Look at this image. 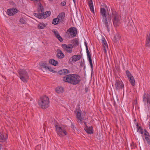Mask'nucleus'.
<instances>
[{"label": "nucleus", "mask_w": 150, "mask_h": 150, "mask_svg": "<svg viewBox=\"0 0 150 150\" xmlns=\"http://www.w3.org/2000/svg\"><path fill=\"white\" fill-rule=\"evenodd\" d=\"M58 73L60 75H64V73L63 72V69L60 70L58 71Z\"/></svg>", "instance_id": "obj_37"}, {"label": "nucleus", "mask_w": 150, "mask_h": 150, "mask_svg": "<svg viewBox=\"0 0 150 150\" xmlns=\"http://www.w3.org/2000/svg\"><path fill=\"white\" fill-rule=\"evenodd\" d=\"M88 4L91 11L93 13H94V8L92 0L88 1Z\"/></svg>", "instance_id": "obj_17"}, {"label": "nucleus", "mask_w": 150, "mask_h": 150, "mask_svg": "<svg viewBox=\"0 0 150 150\" xmlns=\"http://www.w3.org/2000/svg\"><path fill=\"white\" fill-rule=\"evenodd\" d=\"M57 38L60 42H62L63 41V39L61 36L58 37Z\"/></svg>", "instance_id": "obj_39"}, {"label": "nucleus", "mask_w": 150, "mask_h": 150, "mask_svg": "<svg viewBox=\"0 0 150 150\" xmlns=\"http://www.w3.org/2000/svg\"><path fill=\"white\" fill-rule=\"evenodd\" d=\"M145 139L147 144L149 145H150V137H145Z\"/></svg>", "instance_id": "obj_35"}, {"label": "nucleus", "mask_w": 150, "mask_h": 150, "mask_svg": "<svg viewBox=\"0 0 150 150\" xmlns=\"http://www.w3.org/2000/svg\"><path fill=\"white\" fill-rule=\"evenodd\" d=\"M149 129H150V122H149Z\"/></svg>", "instance_id": "obj_53"}, {"label": "nucleus", "mask_w": 150, "mask_h": 150, "mask_svg": "<svg viewBox=\"0 0 150 150\" xmlns=\"http://www.w3.org/2000/svg\"><path fill=\"white\" fill-rule=\"evenodd\" d=\"M52 32L54 33L55 36L57 34L58 32L57 31L54 30V31H52Z\"/></svg>", "instance_id": "obj_43"}, {"label": "nucleus", "mask_w": 150, "mask_h": 150, "mask_svg": "<svg viewBox=\"0 0 150 150\" xmlns=\"http://www.w3.org/2000/svg\"><path fill=\"white\" fill-rule=\"evenodd\" d=\"M74 112L76 114V118L78 120L77 122L82 124L83 119L81 117V111L79 109H76Z\"/></svg>", "instance_id": "obj_9"}, {"label": "nucleus", "mask_w": 150, "mask_h": 150, "mask_svg": "<svg viewBox=\"0 0 150 150\" xmlns=\"http://www.w3.org/2000/svg\"><path fill=\"white\" fill-rule=\"evenodd\" d=\"M56 57L59 59H62L64 58L65 56L62 51L59 49L57 50Z\"/></svg>", "instance_id": "obj_16"}, {"label": "nucleus", "mask_w": 150, "mask_h": 150, "mask_svg": "<svg viewBox=\"0 0 150 150\" xmlns=\"http://www.w3.org/2000/svg\"><path fill=\"white\" fill-rule=\"evenodd\" d=\"M2 147V145L0 144V150H1Z\"/></svg>", "instance_id": "obj_51"}, {"label": "nucleus", "mask_w": 150, "mask_h": 150, "mask_svg": "<svg viewBox=\"0 0 150 150\" xmlns=\"http://www.w3.org/2000/svg\"><path fill=\"white\" fill-rule=\"evenodd\" d=\"M126 75L127 76V77L128 79L130 77L132 76L131 74L130 73L129 71L128 70H127L126 72Z\"/></svg>", "instance_id": "obj_32"}, {"label": "nucleus", "mask_w": 150, "mask_h": 150, "mask_svg": "<svg viewBox=\"0 0 150 150\" xmlns=\"http://www.w3.org/2000/svg\"><path fill=\"white\" fill-rule=\"evenodd\" d=\"M49 63L54 66H56L58 64L57 61L53 59H50L49 60Z\"/></svg>", "instance_id": "obj_23"}, {"label": "nucleus", "mask_w": 150, "mask_h": 150, "mask_svg": "<svg viewBox=\"0 0 150 150\" xmlns=\"http://www.w3.org/2000/svg\"><path fill=\"white\" fill-rule=\"evenodd\" d=\"M132 86H134L135 85V80L133 76H132L128 78Z\"/></svg>", "instance_id": "obj_24"}, {"label": "nucleus", "mask_w": 150, "mask_h": 150, "mask_svg": "<svg viewBox=\"0 0 150 150\" xmlns=\"http://www.w3.org/2000/svg\"><path fill=\"white\" fill-rule=\"evenodd\" d=\"M100 13L102 16V20L103 23L106 27L108 33L110 32L109 25L111 24V14L110 15L108 11L107 14L106 11L104 8H101L100 10Z\"/></svg>", "instance_id": "obj_1"}, {"label": "nucleus", "mask_w": 150, "mask_h": 150, "mask_svg": "<svg viewBox=\"0 0 150 150\" xmlns=\"http://www.w3.org/2000/svg\"><path fill=\"white\" fill-rule=\"evenodd\" d=\"M60 35H59V33L58 32H57V34H56V35H55V36L57 38H58V37H59V36H60Z\"/></svg>", "instance_id": "obj_44"}, {"label": "nucleus", "mask_w": 150, "mask_h": 150, "mask_svg": "<svg viewBox=\"0 0 150 150\" xmlns=\"http://www.w3.org/2000/svg\"><path fill=\"white\" fill-rule=\"evenodd\" d=\"M33 1H39L40 0H33Z\"/></svg>", "instance_id": "obj_52"}, {"label": "nucleus", "mask_w": 150, "mask_h": 150, "mask_svg": "<svg viewBox=\"0 0 150 150\" xmlns=\"http://www.w3.org/2000/svg\"><path fill=\"white\" fill-rule=\"evenodd\" d=\"M84 124V127H86V126H88L86 124V122H83Z\"/></svg>", "instance_id": "obj_45"}, {"label": "nucleus", "mask_w": 150, "mask_h": 150, "mask_svg": "<svg viewBox=\"0 0 150 150\" xmlns=\"http://www.w3.org/2000/svg\"><path fill=\"white\" fill-rule=\"evenodd\" d=\"M71 127L73 129H74V125H73V124H72L71 125Z\"/></svg>", "instance_id": "obj_47"}, {"label": "nucleus", "mask_w": 150, "mask_h": 150, "mask_svg": "<svg viewBox=\"0 0 150 150\" xmlns=\"http://www.w3.org/2000/svg\"><path fill=\"white\" fill-rule=\"evenodd\" d=\"M73 1L74 3L75 4V2H76L75 0H73Z\"/></svg>", "instance_id": "obj_54"}, {"label": "nucleus", "mask_w": 150, "mask_h": 150, "mask_svg": "<svg viewBox=\"0 0 150 150\" xmlns=\"http://www.w3.org/2000/svg\"><path fill=\"white\" fill-rule=\"evenodd\" d=\"M116 89L119 90L124 88V85L122 81L116 80L115 83Z\"/></svg>", "instance_id": "obj_14"}, {"label": "nucleus", "mask_w": 150, "mask_h": 150, "mask_svg": "<svg viewBox=\"0 0 150 150\" xmlns=\"http://www.w3.org/2000/svg\"><path fill=\"white\" fill-rule=\"evenodd\" d=\"M71 58L73 61L76 62L80 59L81 56L80 55H74Z\"/></svg>", "instance_id": "obj_20"}, {"label": "nucleus", "mask_w": 150, "mask_h": 150, "mask_svg": "<svg viewBox=\"0 0 150 150\" xmlns=\"http://www.w3.org/2000/svg\"><path fill=\"white\" fill-rule=\"evenodd\" d=\"M120 38V36L118 34H116L114 36V38L117 41L118 40H119Z\"/></svg>", "instance_id": "obj_31"}, {"label": "nucleus", "mask_w": 150, "mask_h": 150, "mask_svg": "<svg viewBox=\"0 0 150 150\" xmlns=\"http://www.w3.org/2000/svg\"><path fill=\"white\" fill-rule=\"evenodd\" d=\"M72 41L74 44L73 46L74 45L75 46H77L79 44V40L77 38L74 39Z\"/></svg>", "instance_id": "obj_29"}, {"label": "nucleus", "mask_w": 150, "mask_h": 150, "mask_svg": "<svg viewBox=\"0 0 150 150\" xmlns=\"http://www.w3.org/2000/svg\"><path fill=\"white\" fill-rule=\"evenodd\" d=\"M85 45L86 47V52L87 54V58L88 60L91 68L92 69H93V64L92 63V59L91 58V56L90 52H89L88 48L86 42H84Z\"/></svg>", "instance_id": "obj_11"}, {"label": "nucleus", "mask_w": 150, "mask_h": 150, "mask_svg": "<svg viewBox=\"0 0 150 150\" xmlns=\"http://www.w3.org/2000/svg\"><path fill=\"white\" fill-rule=\"evenodd\" d=\"M63 49L69 53H71L72 52V49L73 48V45L72 44H69V45L62 44L61 45Z\"/></svg>", "instance_id": "obj_10"}, {"label": "nucleus", "mask_w": 150, "mask_h": 150, "mask_svg": "<svg viewBox=\"0 0 150 150\" xmlns=\"http://www.w3.org/2000/svg\"><path fill=\"white\" fill-rule=\"evenodd\" d=\"M137 132H139V130L141 129H142V128L140 126H139L138 124L137 125Z\"/></svg>", "instance_id": "obj_38"}, {"label": "nucleus", "mask_w": 150, "mask_h": 150, "mask_svg": "<svg viewBox=\"0 0 150 150\" xmlns=\"http://www.w3.org/2000/svg\"><path fill=\"white\" fill-rule=\"evenodd\" d=\"M103 51H104V52L106 53V49H105V47H104V50H103Z\"/></svg>", "instance_id": "obj_48"}, {"label": "nucleus", "mask_w": 150, "mask_h": 150, "mask_svg": "<svg viewBox=\"0 0 150 150\" xmlns=\"http://www.w3.org/2000/svg\"><path fill=\"white\" fill-rule=\"evenodd\" d=\"M51 12L50 11H46L45 13L43 12L41 13H34L33 15L36 17L40 19H44L46 18L47 16H48L50 15Z\"/></svg>", "instance_id": "obj_7"}, {"label": "nucleus", "mask_w": 150, "mask_h": 150, "mask_svg": "<svg viewBox=\"0 0 150 150\" xmlns=\"http://www.w3.org/2000/svg\"><path fill=\"white\" fill-rule=\"evenodd\" d=\"M63 72L64 73V75H66L69 73V71L66 69H63Z\"/></svg>", "instance_id": "obj_33"}, {"label": "nucleus", "mask_w": 150, "mask_h": 150, "mask_svg": "<svg viewBox=\"0 0 150 150\" xmlns=\"http://www.w3.org/2000/svg\"><path fill=\"white\" fill-rule=\"evenodd\" d=\"M39 148H41V145H38L36 147V149H38Z\"/></svg>", "instance_id": "obj_46"}, {"label": "nucleus", "mask_w": 150, "mask_h": 150, "mask_svg": "<svg viewBox=\"0 0 150 150\" xmlns=\"http://www.w3.org/2000/svg\"><path fill=\"white\" fill-rule=\"evenodd\" d=\"M112 14L113 18L112 20L114 26L118 25L120 22V19L118 13L115 11H113L111 9Z\"/></svg>", "instance_id": "obj_6"}, {"label": "nucleus", "mask_w": 150, "mask_h": 150, "mask_svg": "<svg viewBox=\"0 0 150 150\" xmlns=\"http://www.w3.org/2000/svg\"><path fill=\"white\" fill-rule=\"evenodd\" d=\"M49 98L46 96L40 97L38 100V104L40 107L45 109L49 106Z\"/></svg>", "instance_id": "obj_3"}, {"label": "nucleus", "mask_w": 150, "mask_h": 150, "mask_svg": "<svg viewBox=\"0 0 150 150\" xmlns=\"http://www.w3.org/2000/svg\"><path fill=\"white\" fill-rule=\"evenodd\" d=\"M134 120L135 121L136 120V119H135V120Z\"/></svg>", "instance_id": "obj_56"}, {"label": "nucleus", "mask_w": 150, "mask_h": 150, "mask_svg": "<svg viewBox=\"0 0 150 150\" xmlns=\"http://www.w3.org/2000/svg\"><path fill=\"white\" fill-rule=\"evenodd\" d=\"M18 73L21 80L24 82H27L29 76L26 70L25 69H20L18 70Z\"/></svg>", "instance_id": "obj_4"}, {"label": "nucleus", "mask_w": 150, "mask_h": 150, "mask_svg": "<svg viewBox=\"0 0 150 150\" xmlns=\"http://www.w3.org/2000/svg\"><path fill=\"white\" fill-rule=\"evenodd\" d=\"M102 43L103 44V46L104 47H105V46H108L106 42V41L105 40V39L104 38H102Z\"/></svg>", "instance_id": "obj_30"}, {"label": "nucleus", "mask_w": 150, "mask_h": 150, "mask_svg": "<svg viewBox=\"0 0 150 150\" xmlns=\"http://www.w3.org/2000/svg\"><path fill=\"white\" fill-rule=\"evenodd\" d=\"M139 132L140 134H143V133L144 132V131H143V129H141L140 130H139V132Z\"/></svg>", "instance_id": "obj_42"}, {"label": "nucleus", "mask_w": 150, "mask_h": 150, "mask_svg": "<svg viewBox=\"0 0 150 150\" xmlns=\"http://www.w3.org/2000/svg\"><path fill=\"white\" fill-rule=\"evenodd\" d=\"M84 129L86 132L89 134H91L93 133V128L92 126H86L84 127Z\"/></svg>", "instance_id": "obj_18"}, {"label": "nucleus", "mask_w": 150, "mask_h": 150, "mask_svg": "<svg viewBox=\"0 0 150 150\" xmlns=\"http://www.w3.org/2000/svg\"><path fill=\"white\" fill-rule=\"evenodd\" d=\"M144 137H145H145H150V136L149 135H144Z\"/></svg>", "instance_id": "obj_49"}, {"label": "nucleus", "mask_w": 150, "mask_h": 150, "mask_svg": "<svg viewBox=\"0 0 150 150\" xmlns=\"http://www.w3.org/2000/svg\"><path fill=\"white\" fill-rule=\"evenodd\" d=\"M46 26V25L43 23H40L38 25V28L39 29H44Z\"/></svg>", "instance_id": "obj_25"}, {"label": "nucleus", "mask_w": 150, "mask_h": 150, "mask_svg": "<svg viewBox=\"0 0 150 150\" xmlns=\"http://www.w3.org/2000/svg\"><path fill=\"white\" fill-rule=\"evenodd\" d=\"M38 5L37 11L39 13H40V12L42 13L44 11V8L41 3L40 2L39 3Z\"/></svg>", "instance_id": "obj_19"}, {"label": "nucleus", "mask_w": 150, "mask_h": 150, "mask_svg": "<svg viewBox=\"0 0 150 150\" xmlns=\"http://www.w3.org/2000/svg\"><path fill=\"white\" fill-rule=\"evenodd\" d=\"M59 23H60V22L58 20V18H57V17L53 19L52 22V23L53 24L56 25L58 24Z\"/></svg>", "instance_id": "obj_27"}, {"label": "nucleus", "mask_w": 150, "mask_h": 150, "mask_svg": "<svg viewBox=\"0 0 150 150\" xmlns=\"http://www.w3.org/2000/svg\"><path fill=\"white\" fill-rule=\"evenodd\" d=\"M146 47H150V33L149 35H147L146 42Z\"/></svg>", "instance_id": "obj_22"}, {"label": "nucleus", "mask_w": 150, "mask_h": 150, "mask_svg": "<svg viewBox=\"0 0 150 150\" xmlns=\"http://www.w3.org/2000/svg\"><path fill=\"white\" fill-rule=\"evenodd\" d=\"M6 139L3 134L0 133V142H4L5 141Z\"/></svg>", "instance_id": "obj_28"}, {"label": "nucleus", "mask_w": 150, "mask_h": 150, "mask_svg": "<svg viewBox=\"0 0 150 150\" xmlns=\"http://www.w3.org/2000/svg\"><path fill=\"white\" fill-rule=\"evenodd\" d=\"M39 64L41 67V69H42V68L45 69V70H46V67H47V64L46 62H40Z\"/></svg>", "instance_id": "obj_21"}, {"label": "nucleus", "mask_w": 150, "mask_h": 150, "mask_svg": "<svg viewBox=\"0 0 150 150\" xmlns=\"http://www.w3.org/2000/svg\"><path fill=\"white\" fill-rule=\"evenodd\" d=\"M20 22L22 23H24L25 22V20L23 18H21L20 20Z\"/></svg>", "instance_id": "obj_40"}, {"label": "nucleus", "mask_w": 150, "mask_h": 150, "mask_svg": "<svg viewBox=\"0 0 150 150\" xmlns=\"http://www.w3.org/2000/svg\"><path fill=\"white\" fill-rule=\"evenodd\" d=\"M65 16V13L64 12H61L57 16V18H58L60 23H62L64 21Z\"/></svg>", "instance_id": "obj_15"}, {"label": "nucleus", "mask_w": 150, "mask_h": 150, "mask_svg": "<svg viewBox=\"0 0 150 150\" xmlns=\"http://www.w3.org/2000/svg\"><path fill=\"white\" fill-rule=\"evenodd\" d=\"M143 101L144 102L147 101L148 105L150 106V91L149 93H146L144 92L143 96Z\"/></svg>", "instance_id": "obj_13"}, {"label": "nucleus", "mask_w": 150, "mask_h": 150, "mask_svg": "<svg viewBox=\"0 0 150 150\" xmlns=\"http://www.w3.org/2000/svg\"><path fill=\"white\" fill-rule=\"evenodd\" d=\"M18 10L15 8H11L8 9L7 11V13L9 16H11L16 14Z\"/></svg>", "instance_id": "obj_12"}, {"label": "nucleus", "mask_w": 150, "mask_h": 150, "mask_svg": "<svg viewBox=\"0 0 150 150\" xmlns=\"http://www.w3.org/2000/svg\"><path fill=\"white\" fill-rule=\"evenodd\" d=\"M49 1H53V0H48Z\"/></svg>", "instance_id": "obj_55"}, {"label": "nucleus", "mask_w": 150, "mask_h": 150, "mask_svg": "<svg viewBox=\"0 0 150 150\" xmlns=\"http://www.w3.org/2000/svg\"><path fill=\"white\" fill-rule=\"evenodd\" d=\"M77 33V29L74 27L69 28L65 33L66 35H68V38H73L76 37Z\"/></svg>", "instance_id": "obj_5"}, {"label": "nucleus", "mask_w": 150, "mask_h": 150, "mask_svg": "<svg viewBox=\"0 0 150 150\" xmlns=\"http://www.w3.org/2000/svg\"><path fill=\"white\" fill-rule=\"evenodd\" d=\"M56 91L57 93H62L63 92V88L61 87H57L56 89Z\"/></svg>", "instance_id": "obj_26"}, {"label": "nucleus", "mask_w": 150, "mask_h": 150, "mask_svg": "<svg viewBox=\"0 0 150 150\" xmlns=\"http://www.w3.org/2000/svg\"><path fill=\"white\" fill-rule=\"evenodd\" d=\"M63 80L66 82L73 85L78 84L81 79L79 75L76 74H70L66 75L63 77Z\"/></svg>", "instance_id": "obj_2"}, {"label": "nucleus", "mask_w": 150, "mask_h": 150, "mask_svg": "<svg viewBox=\"0 0 150 150\" xmlns=\"http://www.w3.org/2000/svg\"><path fill=\"white\" fill-rule=\"evenodd\" d=\"M47 69H48L50 71L52 72H55L54 71L53 69L50 67L47 66V67H46V70Z\"/></svg>", "instance_id": "obj_34"}, {"label": "nucleus", "mask_w": 150, "mask_h": 150, "mask_svg": "<svg viewBox=\"0 0 150 150\" xmlns=\"http://www.w3.org/2000/svg\"><path fill=\"white\" fill-rule=\"evenodd\" d=\"M57 134L60 136H64L67 134L66 130L57 125L55 126Z\"/></svg>", "instance_id": "obj_8"}, {"label": "nucleus", "mask_w": 150, "mask_h": 150, "mask_svg": "<svg viewBox=\"0 0 150 150\" xmlns=\"http://www.w3.org/2000/svg\"><path fill=\"white\" fill-rule=\"evenodd\" d=\"M144 135H149V134L146 129H144Z\"/></svg>", "instance_id": "obj_36"}, {"label": "nucleus", "mask_w": 150, "mask_h": 150, "mask_svg": "<svg viewBox=\"0 0 150 150\" xmlns=\"http://www.w3.org/2000/svg\"><path fill=\"white\" fill-rule=\"evenodd\" d=\"M115 105H116V103H115V100H114V106L115 107Z\"/></svg>", "instance_id": "obj_50"}, {"label": "nucleus", "mask_w": 150, "mask_h": 150, "mask_svg": "<svg viewBox=\"0 0 150 150\" xmlns=\"http://www.w3.org/2000/svg\"><path fill=\"white\" fill-rule=\"evenodd\" d=\"M66 3L65 1L62 2L61 3V5L62 6H65L66 5Z\"/></svg>", "instance_id": "obj_41"}]
</instances>
